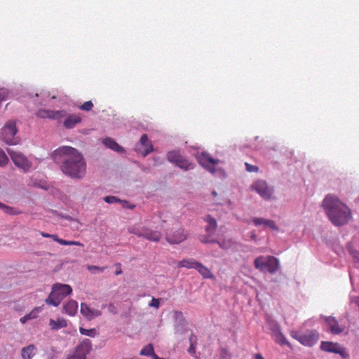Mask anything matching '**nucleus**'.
Wrapping results in <instances>:
<instances>
[{
    "label": "nucleus",
    "instance_id": "1",
    "mask_svg": "<svg viewBox=\"0 0 359 359\" xmlns=\"http://www.w3.org/2000/svg\"><path fill=\"white\" fill-rule=\"evenodd\" d=\"M54 162L60 165L64 175L72 178L80 180L86 173V163L83 155L76 149L62 146L52 153Z\"/></svg>",
    "mask_w": 359,
    "mask_h": 359
},
{
    "label": "nucleus",
    "instance_id": "2",
    "mask_svg": "<svg viewBox=\"0 0 359 359\" xmlns=\"http://www.w3.org/2000/svg\"><path fill=\"white\" fill-rule=\"evenodd\" d=\"M322 205L329 219L334 226L344 225L352 217L350 208L334 195H327Z\"/></svg>",
    "mask_w": 359,
    "mask_h": 359
},
{
    "label": "nucleus",
    "instance_id": "3",
    "mask_svg": "<svg viewBox=\"0 0 359 359\" xmlns=\"http://www.w3.org/2000/svg\"><path fill=\"white\" fill-rule=\"evenodd\" d=\"M72 289L70 285L62 283H55L52 287V291L45 299L48 305L57 306L62 299L70 294Z\"/></svg>",
    "mask_w": 359,
    "mask_h": 359
},
{
    "label": "nucleus",
    "instance_id": "4",
    "mask_svg": "<svg viewBox=\"0 0 359 359\" xmlns=\"http://www.w3.org/2000/svg\"><path fill=\"white\" fill-rule=\"evenodd\" d=\"M254 266L263 273H275L279 267V260L273 256H259L254 261Z\"/></svg>",
    "mask_w": 359,
    "mask_h": 359
},
{
    "label": "nucleus",
    "instance_id": "5",
    "mask_svg": "<svg viewBox=\"0 0 359 359\" xmlns=\"http://www.w3.org/2000/svg\"><path fill=\"white\" fill-rule=\"evenodd\" d=\"M291 336L302 345L310 347L316 344L319 339V334L316 330H308L304 334L292 332Z\"/></svg>",
    "mask_w": 359,
    "mask_h": 359
},
{
    "label": "nucleus",
    "instance_id": "6",
    "mask_svg": "<svg viewBox=\"0 0 359 359\" xmlns=\"http://www.w3.org/2000/svg\"><path fill=\"white\" fill-rule=\"evenodd\" d=\"M205 221L208 223L205 227V235H201L200 236V241L203 243H216L220 248H223L222 244L219 242H216L215 240L211 239V236L215 233L217 229V222L215 218L210 215H207L205 217Z\"/></svg>",
    "mask_w": 359,
    "mask_h": 359
},
{
    "label": "nucleus",
    "instance_id": "7",
    "mask_svg": "<svg viewBox=\"0 0 359 359\" xmlns=\"http://www.w3.org/2000/svg\"><path fill=\"white\" fill-rule=\"evenodd\" d=\"M8 153L15 164L18 168L22 170L25 172H28L32 168V162L20 151H15L11 149H8Z\"/></svg>",
    "mask_w": 359,
    "mask_h": 359
},
{
    "label": "nucleus",
    "instance_id": "8",
    "mask_svg": "<svg viewBox=\"0 0 359 359\" xmlns=\"http://www.w3.org/2000/svg\"><path fill=\"white\" fill-rule=\"evenodd\" d=\"M18 130L14 121H8L1 130L3 140L8 144H15L18 142L15 135Z\"/></svg>",
    "mask_w": 359,
    "mask_h": 359
},
{
    "label": "nucleus",
    "instance_id": "9",
    "mask_svg": "<svg viewBox=\"0 0 359 359\" xmlns=\"http://www.w3.org/2000/svg\"><path fill=\"white\" fill-rule=\"evenodd\" d=\"M90 350L91 341L86 339L75 348L71 354L67 355L66 359H86V355Z\"/></svg>",
    "mask_w": 359,
    "mask_h": 359
},
{
    "label": "nucleus",
    "instance_id": "10",
    "mask_svg": "<svg viewBox=\"0 0 359 359\" xmlns=\"http://www.w3.org/2000/svg\"><path fill=\"white\" fill-rule=\"evenodd\" d=\"M168 160L184 170H189L194 168V164L177 151H170L168 154Z\"/></svg>",
    "mask_w": 359,
    "mask_h": 359
},
{
    "label": "nucleus",
    "instance_id": "11",
    "mask_svg": "<svg viewBox=\"0 0 359 359\" xmlns=\"http://www.w3.org/2000/svg\"><path fill=\"white\" fill-rule=\"evenodd\" d=\"M251 188L265 200L270 199L273 193V188L269 187L264 180L257 181L251 186Z\"/></svg>",
    "mask_w": 359,
    "mask_h": 359
},
{
    "label": "nucleus",
    "instance_id": "12",
    "mask_svg": "<svg viewBox=\"0 0 359 359\" xmlns=\"http://www.w3.org/2000/svg\"><path fill=\"white\" fill-rule=\"evenodd\" d=\"M36 116L41 118H49L60 121L62 118L67 116V112L65 110H49L46 109H40L36 113Z\"/></svg>",
    "mask_w": 359,
    "mask_h": 359
},
{
    "label": "nucleus",
    "instance_id": "13",
    "mask_svg": "<svg viewBox=\"0 0 359 359\" xmlns=\"http://www.w3.org/2000/svg\"><path fill=\"white\" fill-rule=\"evenodd\" d=\"M198 162L203 167L206 168L210 172L215 171V167L218 163V160L213 158L208 153L201 152L197 156Z\"/></svg>",
    "mask_w": 359,
    "mask_h": 359
},
{
    "label": "nucleus",
    "instance_id": "14",
    "mask_svg": "<svg viewBox=\"0 0 359 359\" xmlns=\"http://www.w3.org/2000/svg\"><path fill=\"white\" fill-rule=\"evenodd\" d=\"M135 151L143 156H146L153 151V145L149 140L147 135L144 134L141 136L140 142L135 146Z\"/></svg>",
    "mask_w": 359,
    "mask_h": 359
},
{
    "label": "nucleus",
    "instance_id": "15",
    "mask_svg": "<svg viewBox=\"0 0 359 359\" xmlns=\"http://www.w3.org/2000/svg\"><path fill=\"white\" fill-rule=\"evenodd\" d=\"M188 235L184 229H178L173 232L168 233L165 239L170 244H178L186 240Z\"/></svg>",
    "mask_w": 359,
    "mask_h": 359
},
{
    "label": "nucleus",
    "instance_id": "16",
    "mask_svg": "<svg viewBox=\"0 0 359 359\" xmlns=\"http://www.w3.org/2000/svg\"><path fill=\"white\" fill-rule=\"evenodd\" d=\"M325 320L329 327L330 332L333 334H340L345 330L346 327L343 325H339V322L334 317H325Z\"/></svg>",
    "mask_w": 359,
    "mask_h": 359
},
{
    "label": "nucleus",
    "instance_id": "17",
    "mask_svg": "<svg viewBox=\"0 0 359 359\" xmlns=\"http://www.w3.org/2000/svg\"><path fill=\"white\" fill-rule=\"evenodd\" d=\"M81 313L88 320H90L102 315L101 311L98 309H91L86 304L84 303H82L81 304Z\"/></svg>",
    "mask_w": 359,
    "mask_h": 359
},
{
    "label": "nucleus",
    "instance_id": "18",
    "mask_svg": "<svg viewBox=\"0 0 359 359\" xmlns=\"http://www.w3.org/2000/svg\"><path fill=\"white\" fill-rule=\"evenodd\" d=\"M320 348L325 352L339 353L341 355H342L344 352V350L337 343L332 341H322Z\"/></svg>",
    "mask_w": 359,
    "mask_h": 359
},
{
    "label": "nucleus",
    "instance_id": "19",
    "mask_svg": "<svg viewBox=\"0 0 359 359\" xmlns=\"http://www.w3.org/2000/svg\"><path fill=\"white\" fill-rule=\"evenodd\" d=\"M81 121V118L77 114L68 115L63 122V126L67 129L73 128L76 124Z\"/></svg>",
    "mask_w": 359,
    "mask_h": 359
},
{
    "label": "nucleus",
    "instance_id": "20",
    "mask_svg": "<svg viewBox=\"0 0 359 359\" xmlns=\"http://www.w3.org/2000/svg\"><path fill=\"white\" fill-rule=\"evenodd\" d=\"M143 238L154 242H158L161 238V233L158 231H153L144 226Z\"/></svg>",
    "mask_w": 359,
    "mask_h": 359
},
{
    "label": "nucleus",
    "instance_id": "21",
    "mask_svg": "<svg viewBox=\"0 0 359 359\" xmlns=\"http://www.w3.org/2000/svg\"><path fill=\"white\" fill-rule=\"evenodd\" d=\"M252 222L255 226L264 225L266 227H269L273 230L278 231V227L274 221L271 219H266L264 218H254Z\"/></svg>",
    "mask_w": 359,
    "mask_h": 359
},
{
    "label": "nucleus",
    "instance_id": "22",
    "mask_svg": "<svg viewBox=\"0 0 359 359\" xmlns=\"http://www.w3.org/2000/svg\"><path fill=\"white\" fill-rule=\"evenodd\" d=\"M36 352V347L34 344H30L26 347H23L21 351L22 359H32Z\"/></svg>",
    "mask_w": 359,
    "mask_h": 359
},
{
    "label": "nucleus",
    "instance_id": "23",
    "mask_svg": "<svg viewBox=\"0 0 359 359\" xmlns=\"http://www.w3.org/2000/svg\"><path fill=\"white\" fill-rule=\"evenodd\" d=\"M63 308L67 314L74 316L77 312L78 303L74 300H69L64 305Z\"/></svg>",
    "mask_w": 359,
    "mask_h": 359
},
{
    "label": "nucleus",
    "instance_id": "24",
    "mask_svg": "<svg viewBox=\"0 0 359 359\" xmlns=\"http://www.w3.org/2000/svg\"><path fill=\"white\" fill-rule=\"evenodd\" d=\"M103 144L105 147L119 153H122L124 151V149L118 145L116 142H115L113 139L110 137L105 138L103 140Z\"/></svg>",
    "mask_w": 359,
    "mask_h": 359
},
{
    "label": "nucleus",
    "instance_id": "25",
    "mask_svg": "<svg viewBox=\"0 0 359 359\" xmlns=\"http://www.w3.org/2000/svg\"><path fill=\"white\" fill-rule=\"evenodd\" d=\"M198 262L195 260L194 259H184L182 261L179 262L177 264V266L180 268H187V269H196Z\"/></svg>",
    "mask_w": 359,
    "mask_h": 359
},
{
    "label": "nucleus",
    "instance_id": "26",
    "mask_svg": "<svg viewBox=\"0 0 359 359\" xmlns=\"http://www.w3.org/2000/svg\"><path fill=\"white\" fill-rule=\"evenodd\" d=\"M41 307H35L29 313L26 314L23 317L20 318V322L24 324L28 320L36 318L39 313L41 312Z\"/></svg>",
    "mask_w": 359,
    "mask_h": 359
},
{
    "label": "nucleus",
    "instance_id": "27",
    "mask_svg": "<svg viewBox=\"0 0 359 359\" xmlns=\"http://www.w3.org/2000/svg\"><path fill=\"white\" fill-rule=\"evenodd\" d=\"M53 241L60 243L62 245H76V246H83V244L79 241H66L62 238H60L56 234H52L51 238Z\"/></svg>",
    "mask_w": 359,
    "mask_h": 359
},
{
    "label": "nucleus",
    "instance_id": "28",
    "mask_svg": "<svg viewBox=\"0 0 359 359\" xmlns=\"http://www.w3.org/2000/svg\"><path fill=\"white\" fill-rule=\"evenodd\" d=\"M49 325L50 326L51 329L57 330L67 327V321L63 318H58L57 320L50 319L49 321Z\"/></svg>",
    "mask_w": 359,
    "mask_h": 359
},
{
    "label": "nucleus",
    "instance_id": "29",
    "mask_svg": "<svg viewBox=\"0 0 359 359\" xmlns=\"http://www.w3.org/2000/svg\"><path fill=\"white\" fill-rule=\"evenodd\" d=\"M201 276H203L205 278H211L212 276V273L209 270V269L205 266H203L201 263L198 262L197 267L196 269Z\"/></svg>",
    "mask_w": 359,
    "mask_h": 359
},
{
    "label": "nucleus",
    "instance_id": "30",
    "mask_svg": "<svg viewBox=\"0 0 359 359\" xmlns=\"http://www.w3.org/2000/svg\"><path fill=\"white\" fill-rule=\"evenodd\" d=\"M144 226L136 224L128 228V232L137 236L138 237H142Z\"/></svg>",
    "mask_w": 359,
    "mask_h": 359
},
{
    "label": "nucleus",
    "instance_id": "31",
    "mask_svg": "<svg viewBox=\"0 0 359 359\" xmlns=\"http://www.w3.org/2000/svg\"><path fill=\"white\" fill-rule=\"evenodd\" d=\"M154 353V346L151 344H147L140 351L141 355L152 356Z\"/></svg>",
    "mask_w": 359,
    "mask_h": 359
},
{
    "label": "nucleus",
    "instance_id": "32",
    "mask_svg": "<svg viewBox=\"0 0 359 359\" xmlns=\"http://www.w3.org/2000/svg\"><path fill=\"white\" fill-rule=\"evenodd\" d=\"M347 250L348 253L352 256V257L357 262H359V252L354 249L351 244H348Z\"/></svg>",
    "mask_w": 359,
    "mask_h": 359
},
{
    "label": "nucleus",
    "instance_id": "33",
    "mask_svg": "<svg viewBox=\"0 0 359 359\" xmlns=\"http://www.w3.org/2000/svg\"><path fill=\"white\" fill-rule=\"evenodd\" d=\"M80 333L83 335L93 337L96 334V330L95 329H85L83 327L79 328Z\"/></svg>",
    "mask_w": 359,
    "mask_h": 359
},
{
    "label": "nucleus",
    "instance_id": "34",
    "mask_svg": "<svg viewBox=\"0 0 359 359\" xmlns=\"http://www.w3.org/2000/svg\"><path fill=\"white\" fill-rule=\"evenodd\" d=\"M8 162V158L6 153L0 149V166L6 165Z\"/></svg>",
    "mask_w": 359,
    "mask_h": 359
},
{
    "label": "nucleus",
    "instance_id": "35",
    "mask_svg": "<svg viewBox=\"0 0 359 359\" xmlns=\"http://www.w3.org/2000/svg\"><path fill=\"white\" fill-rule=\"evenodd\" d=\"M87 269L88 271H91L92 273H95V272L100 273V272H103L107 269V266L100 267V266H95V265H88Z\"/></svg>",
    "mask_w": 359,
    "mask_h": 359
},
{
    "label": "nucleus",
    "instance_id": "36",
    "mask_svg": "<svg viewBox=\"0 0 359 359\" xmlns=\"http://www.w3.org/2000/svg\"><path fill=\"white\" fill-rule=\"evenodd\" d=\"M93 107V104L91 101L85 102L82 105L79 107V108L83 111H89Z\"/></svg>",
    "mask_w": 359,
    "mask_h": 359
},
{
    "label": "nucleus",
    "instance_id": "37",
    "mask_svg": "<svg viewBox=\"0 0 359 359\" xmlns=\"http://www.w3.org/2000/svg\"><path fill=\"white\" fill-rule=\"evenodd\" d=\"M104 200L107 203H116V202H119L120 201V200L118 199L116 197L112 196H106L104 198Z\"/></svg>",
    "mask_w": 359,
    "mask_h": 359
},
{
    "label": "nucleus",
    "instance_id": "38",
    "mask_svg": "<svg viewBox=\"0 0 359 359\" xmlns=\"http://www.w3.org/2000/svg\"><path fill=\"white\" fill-rule=\"evenodd\" d=\"M245 165L247 171L248 172H257L259 170V168L257 166L250 165L248 163H245Z\"/></svg>",
    "mask_w": 359,
    "mask_h": 359
},
{
    "label": "nucleus",
    "instance_id": "39",
    "mask_svg": "<svg viewBox=\"0 0 359 359\" xmlns=\"http://www.w3.org/2000/svg\"><path fill=\"white\" fill-rule=\"evenodd\" d=\"M8 96V90L4 88L0 89V103L5 100Z\"/></svg>",
    "mask_w": 359,
    "mask_h": 359
},
{
    "label": "nucleus",
    "instance_id": "40",
    "mask_svg": "<svg viewBox=\"0 0 359 359\" xmlns=\"http://www.w3.org/2000/svg\"><path fill=\"white\" fill-rule=\"evenodd\" d=\"M149 305V306L158 309L159 307V305H160L159 299L153 297Z\"/></svg>",
    "mask_w": 359,
    "mask_h": 359
},
{
    "label": "nucleus",
    "instance_id": "41",
    "mask_svg": "<svg viewBox=\"0 0 359 359\" xmlns=\"http://www.w3.org/2000/svg\"><path fill=\"white\" fill-rule=\"evenodd\" d=\"M279 343L281 345L285 344L287 345L288 346H290V342L286 339V338L283 335H281Z\"/></svg>",
    "mask_w": 359,
    "mask_h": 359
},
{
    "label": "nucleus",
    "instance_id": "42",
    "mask_svg": "<svg viewBox=\"0 0 359 359\" xmlns=\"http://www.w3.org/2000/svg\"><path fill=\"white\" fill-rule=\"evenodd\" d=\"M196 344H190V346L188 349V352L191 355H195L196 353Z\"/></svg>",
    "mask_w": 359,
    "mask_h": 359
},
{
    "label": "nucleus",
    "instance_id": "43",
    "mask_svg": "<svg viewBox=\"0 0 359 359\" xmlns=\"http://www.w3.org/2000/svg\"><path fill=\"white\" fill-rule=\"evenodd\" d=\"M189 342H190V344H196L197 338H196V335H194V334H191V336L189 337Z\"/></svg>",
    "mask_w": 359,
    "mask_h": 359
},
{
    "label": "nucleus",
    "instance_id": "44",
    "mask_svg": "<svg viewBox=\"0 0 359 359\" xmlns=\"http://www.w3.org/2000/svg\"><path fill=\"white\" fill-rule=\"evenodd\" d=\"M116 265L119 266V269H118V270H116V272H115V274H116V276H118V275H120V274H121V273H122V270H121V269L120 268V266H121V264H120V263H118V264H116Z\"/></svg>",
    "mask_w": 359,
    "mask_h": 359
},
{
    "label": "nucleus",
    "instance_id": "45",
    "mask_svg": "<svg viewBox=\"0 0 359 359\" xmlns=\"http://www.w3.org/2000/svg\"><path fill=\"white\" fill-rule=\"evenodd\" d=\"M40 234L44 238H51V236H52V234L45 233V232H41Z\"/></svg>",
    "mask_w": 359,
    "mask_h": 359
},
{
    "label": "nucleus",
    "instance_id": "46",
    "mask_svg": "<svg viewBox=\"0 0 359 359\" xmlns=\"http://www.w3.org/2000/svg\"><path fill=\"white\" fill-rule=\"evenodd\" d=\"M256 359H264V358L259 353H257L255 355Z\"/></svg>",
    "mask_w": 359,
    "mask_h": 359
},
{
    "label": "nucleus",
    "instance_id": "47",
    "mask_svg": "<svg viewBox=\"0 0 359 359\" xmlns=\"http://www.w3.org/2000/svg\"><path fill=\"white\" fill-rule=\"evenodd\" d=\"M151 358L153 359H164V358H159L157 355L155 354V353L153 354V355L151 356Z\"/></svg>",
    "mask_w": 359,
    "mask_h": 359
},
{
    "label": "nucleus",
    "instance_id": "48",
    "mask_svg": "<svg viewBox=\"0 0 359 359\" xmlns=\"http://www.w3.org/2000/svg\"><path fill=\"white\" fill-rule=\"evenodd\" d=\"M0 208H6V209H8V206H6V205H4V204L1 203L0 202Z\"/></svg>",
    "mask_w": 359,
    "mask_h": 359
},
{
    "label": "nucleus",
    "instance_id": "49",
    "mask_svg": "<svg viewBox=\"0 0 359 359\" xmlns=\"http://www.w3.org/2000/svg\"><path fill=\"white\" fill-rule=\"evenodd\" d=\"M212 194L213 196H217V192H216L215 191H213L212 192Z\"/></svg>",
    "mask_w": 359,
    "mask_h": 359
},
{
    "label": "nucleus",
    "instance_id": "50",
    "mask_svg": "<svg viewBox=\"0 0 359 359\" xmlns=\"http://www.w3.org/2000/svg\"><path fill=\"white\" fill-rule=\"evenodd\" d=\"M51 99H53V100H54V99H56V97H55V96H52V97H51Z\"/></svg>",
    "mask_w": 359,
    "mask_h": 359
}]
</instances>
